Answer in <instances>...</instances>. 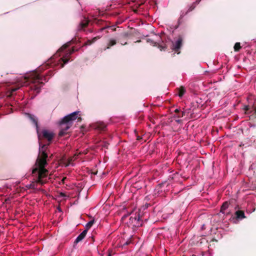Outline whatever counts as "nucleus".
<instances>
[{"instance_id":"obj_1","label":"nucleus","mask_w":256,"mask_h":256,"mask_svg":"<svg viewBox=\"0 0 256 256\" xmlns=\"http://www.w3.org/2000/svg\"><path fill=\"white\" fill-rule=\"evenodd\" d=\"M25 114L36 127L39 140L40 149L38 156L32 170V174L36 177V182L43 184L46 183L50 178L48 172L45 168L47 164L46 159L48 156L46 152L47 147L46 144L42 146V138H44L48 142H50L54 138V134L52 132L46 130H44L40 132L38 128L36 118L34 115L26 113Z\"/></svg>"},{"instance_id":"obj_2","label":"nucleus","mask_w":256,"mask_h":256,"mask_svg":"<svg viewBox=\"0 0 256 256\" xmlns=\"http://www.w3.org/2000/svg\"><path fill=\"white\" fill-rule=\"evenodd\" d=\"M43 78L40 74L36 72H32L28 76H26L22 78L20 80L18 81L19 86L12 88L10 94H8L10 96L12 93L18 90L20 86L26 84V82H28V84H30V88L32 89L36 90V92H40V87L42 86Z\"/></svg>"},{"instance_id":"obj_3","label":"nucleus","mask_w":256,"mask_h":256,"mask_svg":"<svg viewBox=\"0 0 256 256\" xmlns=\"http://www.w3.org/2000/svg\"><path fill=\"white\" fill-rule=\"evenodd\" d=\"M80 112L79 111L74 112L66 116L61 120L60 123L61 129L59 133L60 136H62L66 133V130L72 126V122L80 116Z\"/></svg>"},{"instance_id":"obj_4","label":"nucleus","mask_w":256,"mask_h":256,"mask_svg":"<svg viewBox=\"0 0 256 256\" xmlns=\"http://www.w3.org/2000/svg\"><path fill=\"white\" fill-rule=\"evenodd\" d=\"M68 46V43L65 44L62 47H61L58 50V54L62 52H64V54L63 56V57L61 58L60 60V64H61L60 67L62 68L64 64H66L69 60L68 57L69 56L74 52V49L72 50H66Z\"/></svg>"},{"instance_id":"obj_5","label":"nucleus","mask_w":256,"mask_h":256,"mask_svg":"<svg viewBox=\"0 0 256 256\" xmlns=\"http://www.w3.org/2000/svg\"><path fill=\"white\" fill-rule=\"evenodd\" d=\"M182 43V39L180 38L175 42L172 44V48L176 52H178V54H179L180 52H178V50L180 48Z\"/></svg>"},{"instance_id":"obj_6","label":"nucleus","mask_w":256,"mask_h":256,"mask_svg":"<svg viewBox=\"0 0 256 256\" xmlns=\"http://www.w3.org/2000/svg\"><path fill=\"white\" fill-rule=\"evenodd\" d=\"M81 152H80L78 153H78H76L74 156H73L72 157H70L69 158L66 162H64V164L66 165V166H68L70 164H72V162L76 158H77V156L79 154H81Z\"/></svg>"},{"instance_id":"obj_7","label":"nucleus","mask_w":256,"mask_h":256,"mask_svg":"<svg viewBox=\"0 0 256 256\" xmlns=\"http://www.w3.org/2000/svg\"><path fill=\"white\" fill-rule=\"evenodd\" d=\"M87 233V230H84L76 238V242H78L82 240L86 236Z\"/></svg>"},{"instance_id":"obj_8","label":"nucleus","mask_w":256,"mask_h":256,"mask_svg":"<svg viewBox=\"0 0 256 256\" xmlns=\"http://www.w3.org/2000/svg\"><path fill=\"white\" fill-rule=\"evenodd\" d=\"M236 217L238 218H245L244 212L242 211H236Z\"/></svg>"},{"instance_id":"obj_9","label":"nucleus","mask_w":256,"mask_h":256,"mask_svg":"<svg viewBox=\"0 0 256 256\" xmlns=\"http://www.w3.org/2000/svg\"><path fill=\"white\" fill-rule=\"evenodd\" d=\"M116 44V41L114 40H110L109 43L108 44L106 48H110V46L114 45Z\"/></svg>"},{"instance_id":"obj_10","label":"nucleus","mask_w":256,"mask_h":256,"mask_svg":"<svg viewBox=\"0 0 256 256\" xmlns=\"http://www.w3.org/2000/svg\"><path fill=\"white\" fill-rule=\"evenodd\" d=\"M94 220H92L90 221L86 224V228L88 230L94 224Z\"/></svg>"},{"instance_id":"obj_11","label":"nucleus","mask_w":256,"mask_h":256,"mask_svg":"<svg viewBox=\"0 0 256 256\" xmlns=\"http://www.w3.org/2000/svg\"><path fill=\"white\" fill-rule=\"evenodd\" d=\"M185 92V90L183 87H181L179 90V94L178 95L182 97Z\"/></svg>"},{"instance_id":"obj_12","label":"nucleus","mask_w":256,"mask_h":256,"mask_svg":"<svg viewBox=\"0 0 256 256\" xmlns=\"http://www.w3.org/2000/svg\"><path fill=\"white\" fill-rule=\"evenodd\" d=\"M240 48V44L239 42H236L234 46V49L235 51H238Z\"/></svg>"},{"instance_id":"obj_13","label":"nucleus","mask_w":256,"mask_h":256,"mask_svg":"<svg viewBox=\"0 0 256 256\" xmlns=\"http://www.w3.org/2000/svg\"><path fill=\"white\" fill-rule=\"evenodd\" d=\"M97 40V38H94L92 40H88L86 43V45H90L91 44L92 42H94Z\"/></svg>"},{"instance_id":"obj_14","label":"nucleus","mask_w":256,"mask_h":256,"mask_svg":"<svg viewBox=\"0 0 256 256\" xmlns=\"http://www.w3.org/2000/svg\"><path fill=\"white\" fill-rule=\"evenodd\" d=\"M228 207V202H226L224 203V204H222V206L221 212H222L223 210H225L226 208H227Z\"/></svg>"},{"instance_id":"obj_15","label":"nucleus","mask_w":256,"mask_h":256,"mask_svg":"<svg viewBox=\"0 0 256 256\" xmlns=\"http://www.w3.org/2000/svg\"><path fill=\"white\" fill-rule=\"evenodd\" d=\"M105 127H106V126L104 124H100V126H98V128L100 130H104Z\"/></svg>"},{"instance_id":"obj_16","label":"nucleus","mask_w":256,"mask_h":256,"mask_svg":"<svg viewBox=\"0 0 256 256\" xmlns=\"http://www.w3.org/2000/svg\"><path fill=\"white\" fill-rule=\"evenodd\" d=\"M130 220H132V222H133V220H134V221H136H136H137L138 220H137L136 218H132V217H131V218H130Z\"/></svg>"},{"instance_id":"obj_17","label":"nucleus","mask_w":256,"mask_h":256,"mask_svg":"<svg viewBox=\"0 0 256 256\" xmlns=\"http://www.w3.org/2000/svg\"><path fill=\"white\" fill-rule=\"evenodd\" d=\"M88 22L87 21H86V22L84 23H82V26H84V27L86 26V25L88 24Z\"/></svg>"},{"instance_id":"obj_18","label":"nucleus","mask_w":256,"mask_h":256,"mask_svg":"<svg viewBox=\"0 0 256 256\" xmlns=\"http://www.w3.org/2000/svg\"><path fill=\"white\" fill-rule=\"evenodd\" d=\"M249 108H248V106H246L245 108H244V110L246 111L248 110Z\"/></svg>"},{"instance_id":"obj_19","label":"nucleus","mask_w":256,"mask_h":256,"mask_svg":"<svg viewBox=\"0 0 256 256\" xmlns=\"http://www.w3.org/2000/svg\"><path fill=\"white\" fill-rule=\"evenodd\" d=\"M31 186H32V188H34V187H35V184H34V183L33 184H32L31 185Z\"/></svg>"},{"instance_id":"obj_20","label":"nucleus","mask_w":256,"mask_h":256,"mask_svg":"<svg viewBox=\"0 0 256 256\" xmlns=\"http://www.w3.org/2000/svg\"><path fill=\"white\" fill-rule=\"evenodd\" d=\"M183 116V112H182V114H178V117H182Z\"/></svg>"},{"instance_id":"obj_21","label":"nucleus","mask_w":256,"mask_h":256,"mask_svg":"<svg viewBox=\"0 0 256 256\" xmlns=\"http://www.w3.org/2000/svg\"><path fill=\"white\" fill-rule=\"evenodd\" d=\"M254 113H255V114H256V106H255L254 107Z\"/></svg>"},{"instance_id":"obj_22","label":"nucleus","mask_w":256,"mask_h":256,"mask_svg":"<svg viewBox=\"0 0 256 256\" xmlns=\"http://www.w3.org/2000/svg\"><path fill=\"white\" fill-rule=\"evenodd\" d=\"M175 111H176V112H178V110H177V109H176V110H175Z\"/></svg>"},{"instance_id":"obj_23","label":"nucleus","mask_w":256,"mask_h":256,"mask_svg":"<svg viewBox=\"0 0 256 256\" xmlns=\"http://www.w3.org/2000/svg\"><path fill=\"white\" fill-rule=\"evenodd\" d=\"M108 256H111L110 254H109Z\"/></svg>"}]
</instances>
